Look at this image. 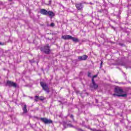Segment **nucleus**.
<instances>
[{
  "mask_svg": "<svg viewBox=\"0 0 131 131\" xmlns=\"http://www.w3.org/2000/svg\"><path fill=\"white\" fill-rule=\"evenodd\" d=\"M38 100H42V99H40V97H39L37 96H35V99H34L35 101L37 102V101H38Z\"/></svg>",
  "mask_w": 131,
  "mask_h": 131,
  "instance_id": "obj_13",
  "label": "nucleus"
},
{
  "mask_svg": "<svg viewBox=\"0 0 131 131\" xmlns=\"http://www.w3.org/2000/svg\"><path fill=\"white\" fill-rule=\"evenodd\" d=\"M4 45H5L4 43H2L1 42H0V45L1 46H4Z\"/></svg>",
  "mask_w": 131,
  "mask_h": 131,
  "instance_id": "obj_19",
  "label": "nucleus"
},
{
  "mask_svg": "<svg viewBox=\"0 0 131 131\" xmlns=\"http://www.w3.org/2000/svg\"><path fill=\"white\" fill-rule=\"evenodd\" d=\"M70 118H72V119H73V115H71L70 116Z\"/></svg>",
  "mask_w": 131,
  "mask_h": 131,
  "instance_id": "obj_21",
  "label": "nucleus"
},
{
  "mask_svg": "<svg viewBox=\"0 0 131 131\" xmlns=\"http://www.w3.org/2000/svg\"><path fill=\"white\" fill-rule=\"evenodd\" d=\"M9 1H12V0H9Z\"/></svg>",
  "mask_w": 131,
  "mask_h": 131,
  "instance_id": "obj_25",
  "label": "nucleus"
},
{
  "mask_svg": "<svg viewBox=\"0 0 131 131\" xmlns=\"http://www.w3.org/2000/svg\"><path fill=\"white\" fill-rule=\"evenodd\" d=\"M40 99H42V100H43V98L42 97H39Z\"/></svg>",
  "mask_w": 131,
  "mask_h": 131,
  "instance_id": "obj_23",
  "label": "nucleus"
},
{
  "mask_svg": "<svg viewBox=\"0 0 131 131\" xmlns=\"http://www.w3.org/2000/svg\"><path fill=\"white\" fill-rule=\"evenodd\" d=\"M54 26H55V23H52L50 24V27H54Z\"/></svg>",
  "mask_w": 131,
  "mask_h": 131,
  "instance_id": "obj_15",
  "label": "nucleus"
},
{
  "mask_svg": "<svg viewBox=\"0 0 131 131\" xmlns=\"http://www.w3.org/2000/svg\"><path fill=\"white\" fill-rule=\"evenodd\" d=\"M71 39H72L74 42H78V41H79L77 38L73 37L72 36Z\"/></svg>",
  "mask_w": 131,
  "mask_h": 131,
  "instance_id": "obj_12",
  "label": "nucleus"
},
{
  "mask_svg": "<svg viewBox=\"0 0 131 131\" xmlns=\"http://www.w3.org/2000/svg\"><path fill=\"white\" fill-rule=\"evenodd\" d=\"M2 2H0V5H2Z\"/></svg>",
  "mask_w": 131,
  "mask_h": 131,
  "instance_id": "obj_24",
  "label": "nucleus"
},
{
  "mask_svg": "<svg viewBox=\"0 0 131 131\" xmlns=\"http://www.w3.org/2000/svg\"><path fill=\"white\" fill-rule=\"evenodd\" d=\"M102 67H103V61H101L100 63V68H102Z\"/></svg>",
  "mask_w": 131,
  "mask_h": 131,
  "instance_id": "obj_16",
  "label": "nucleus"
},
{
  "mask_svg": "<svg viewBox=\"0 0 131 131\" xmlns=\"http://www.w3.org/2000/svg\"><path fill=\"white\" fill-rule=\"evenodd\" d=\"M99 12H100V13H102L103 12V10H100L99 11Z\"/></svg>",
  "mask_w": 131,
  "mask_h": 131,
  "instance_id": "obj_22",
  "label": "nucleus"
},
{
  "mask_svg": "<svg viewBox=\"0 0 131 131\" xmlns=\"http://www.w3.org/2000/svg\"><path fill=\"white\" fill-rule=\"evenodd\" d=\"M88 76L89 77H90V76H91V73H88Z\"/></svg>",
  "mask_w": 131,
  "mask_h": 131,
  "instance_id": "obj_20",
  "label": "nucleus"
},
{
  "mask_svg": "<svg viewBox=\"0 0 131 131\" xmlns=\"http://www.w3.org/2000/svg\"><path fill=\"white\" fill-rule=\"evenodd\" d=\"M40 85L42 88V89L45 91V92H47V93H50L49 86L46 83H44L43 82H40Z\"/></svg>",
  "mask_w": 131,
  "mask_h": 131,
  "instance_id": "obj_4",
  "label": "nucleus"
},
{
  "mask_svg": "<svg viewBox=\"0 0 131 131\" xmlns=\"http://www.w3.org/2000/svg\"><path fill=\"white\" fill-rule=\"evenodd\" d=\"M21 106L23 107L24 113H27V105H26V104H23Z\"/></svg>",
  "mask_w": 131,
  "mask_h": 131,
  "instance_id": "obj_11",
  "label": "nucleus"
},
{
  "mask_svg": "<svg viewBox=\"0 0 131 131\" xmlns=\"http://www.w3.org/2000/svg\"><path fill=\"white\" fill-rule=\"evenodd\" d=\"M86 59H88L87 55H83L82 56L78 57V60L79 61H85V60H86Z\"/></svg>",
  "mask_w": 131,
  "mask_h": 131,
  "instance_id": "obj_9",
  "label": "nucleus"
},
{
  "mask_svg": "<svg viewBox=\"0 0 131 131\" xmlns=\"http://www.w3.org/2000/svg\"><path fill=\"white\" fill-rule=\"evenodd\" d=\"M90 87L92 89H93L94 90H97V89L99 88V85H98V84H97L96 82H95V80H94V79H92V82L90 85Z\"/></svg>",
  "mask_w": 131,
  "mask_h": 131,
  "instance_id": "obj_6",
  "label": "nucleus"
},
{
  "mask_svg": "<svg viewBox=\"0 0 131 131\" xmlns=\"http://www.w3.org/2000/svg\"><path fill=\"white\" fill-rule=\"evenodd\" d=\"M7 85L9 86H13V88H17V84L14 82L11 81H7Z\"/></svg>",
  "mask_w": 131,
  "mask_h": 131,
  "instance_id": "obj_7",
  "label": "nucleus"
},
{
  "mask_svg": "<svg viewBox=\"0 0 131 131\" xmlns=\"http://www.w3.org/2000/svg\"><path fill=\"white\" fill-rule=\"evenodd\" d=\"M40 50L41 52H43L45 54H49L51 52V50H50V46H49V45L44 46L43 48H41Z\"/></svg>",
  "mask_w": 131,
  "mask_h": 131,
  "instance_id": "obj_3",
  "label": "nucleus"
},
{
  "mask_svg": "<svg viewBox=\"0 0 131 131\" xmlns=\"http://www.w3.org/2000/svg\"><path fill=\"white\" fill-rule=\"evenodd\" d=\"M40 120H41V121L45 124H51V123H53V121L52 120L46 118H41Z\"/></svg>",
  "mask_w": 131,
  "mask_h": 131,
  "instance_id": "obj_5",
  "label": "nucleus"
},
{
  "mask_svg": "<svg viewBox=\"0 0 131 131\" xmlns=\"http://www.w3.org/2000/svg\"><path fill=\"white\" fill-rule=\"evenodd\" d=\"M115 92L118 94H114L113 96H114V97H116L117 96V97H123V98H125L127 96L126 94H121L123 93V91L119 88H115Z\"/></svg>",
  "mask_w": 131,
  "mask_h": 131,
  "instance_id": "obj_1",
  "label": "nucleus"
},
{
  "mask_svg": "<svg viewBox=\"0 0 131 131\" xmlns=\"http://www.w3.org/2000/svg\"><path fill=\"white\" fill-rule=\"evenodd\" d=\"M72 36L68 35H63L61 36V38L63 39L67 40V39H71Z\"/></svg>",
  "mask_w": 131,
  "mask_h": 131,
  "instance_id": "obj_10",
  "label": "nucleus"
},
{
  "mask_svg": "<svg viewBox=\"0 0 131 131\" xmlns=\"http://www.w3.org/2000/svg\"><path fill=\"white\" fill-rule=\"evenodd\" d=\"M92 131H97V129L96 128L91 129Z\"/></svg>",
  "mask_w": 131,
  "mask_h": 131,
  "instance_id": "obj_18",
  "label": "nucleus"
},
{
  "mask_svg": "<svg viewBox=\"0 0 131 131\" xmlns=\"http://www.w3.org/2000/svg\"><path fill=\"white\" fill-rule=\"evenodd\" d=\"M68 127H73V125L71 124H68Z\"/></svg>",
  "mask_w": 131,
  "mask_h": 131,
  "instance_id": "obj_14",
  "label": "nucleus"
},
{
  "mask_svg": "<svg viewBox=\"0 0 131 131\" xmlns=\"http://www.w3.org/2000/svg\"><path fill=\"white\" fill-rule=\"evenodd\" d=\"M97 76H98L97 75H94V76L93 77L92 79H94V78H96V77H97Z\"/></svg>",
  "mask_w": 131,
  "mask_h": 131,
  "instance_id": "obj_17",
  "label": "nucleus"
},
{
  "mask_svg": "<svg viewBox=\"0 0 131 131\" xmlns=\"http://www.w3.org/2000/svg\"><path fill=\"white\" fill-rule=\"evenodd\" d=\"M77 9L78 10H82L83 8V5H82V3H77L75 5Z\"/></svg>",
  "mask_w": 131,
  "mask_h": 131,
  "instance_id": "obj_8",
  "label": "nucleus"
},
{
  "mask_svg": "<svg viewBox=\"0 0 131 131\" xmlns=\"http://www.w3.org/2000/svg\"><path fill=\"white\" fill-rule=\"evenodd\" d=\"M40 13L42 15H45V16L48 15L49 16V17H51V18H52V17H54V16H55V13L52 11H47V10L43 9L40 10Z\"/></svg>",
  "mask_w": 131,
  "mask_h": 131,
  "instance_id": "obj_2",
  "label": "nucleus"
}]
</instances>
